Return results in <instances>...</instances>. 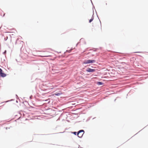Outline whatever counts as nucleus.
<instances>
[{
    "label": "nucleus",
    "mask_w": 148,
    "mask_h": 148,
    "mask_svg": "<svg viewBox=\"0 0 148 148\" xmlns=\"http://www.w3.org/2000/svg\"><path fill=\"white\" fill-rule=\"evenodd\" d=\"M135 53H141V52H134Z\"/></svg>",
    "instance_id": "obj_10"
},
{
    "label": "nucleus",
    "mask_w": 148,
    "mask_h": 148,
    "mask_svg": "<svg viewBox=\"0 0 148 148\" xmlns=\"http://www.w3.org/2000/svg\"><path fill=\"white\" fill-rule=\"evenodd\" d=\"M73 133L75 135H77V133L76 132H74Z\"/></svg>",
    "instance_id": "obj_9"
},
{
    "label": "nucleus",
    "mask_w": 148,
    "mask_h": 148,
    "mask_svg": "<svg viewBox=\"0 0 148 148\" xmlns=\"http://www.w3.org/2000/svg\"><path fill=\"white\" fill-rule=\"evenodd\" d=\"M89 53H88L86 54V55L88 54H89Z\"/></svg>",
    "instance_id": "obj_11"
},
{
    "label": "nucleus",
    "mask_w": 148,
    "mask_h": 148,
    "mask_svg": "<svg viewBox=\"0 0 148 148\" xmlns=\"http://www.w3.org/2000/svg\"><path fill=\"white\" fill-rule=\"evenodd\" d=\"M84 133V131L83 130H81L78 132L77 135L79 138H82Z\"/></svg>",
    "instance_id": "obj_2"
},
{
    "label": "nucleus",
    "mask_w": 148,
    "mask_h": 148,
    "mask_svg": "<svg viewBox=\"0 0 148 148\" xmlns=\"http://www.w3.org/2000/svg\"><path fill=\"white\" fill-rule=\"evenodd\" d=\"M95 62V60H85L83 62V64H88L94 63Z\"/></svg>",
    "instance_id": "obj_1"
},
{
    "label": "nucleus",
    "mask_w": 148,
    "mask_h": 148,
    "mask_svg": "<svg viewBox=\"0 0 148 148\" xmlns=\"http://www.w3.org/2000/svg\"><path fill=\"white\" fill-rule=\"evenodd\" d=\"M6 75L3 73V71L0 68V76L2 77H5L6 76Z\"/></svg>",
    "instance_id": "obj_3"
},
{
    "label": "nucleus",
    "mask_w": 148,
    "mask_h": 148,
    "mask_svg": "<svg viewBox=\"0 0 148 148\" xmlns=\"http://www.w3.org/2000/svg\"><path fill=\"white\" fill-rule=\"evenodd\" d=\"M97 84L99 85H102L103 84V83L101 82H97Z\"/></svg>",
    "instance_id": "obj_6"
},
{
    "label": "nucleus",
    "mask_w": 148,
    "mask_h": 148,
    "mask_svg": "<svg viewBox=\"0 0 148 148\" xmlns=\"http://www.w3.org/2000/svg\"><path fill=\"white\" fill-rule=\"evenodd\" d=\"M62 94L61 93H56V94H53V95H55L56 96H59L60 95H61V94Z\"/></svg>",
    "instance_id": "obj_5"
},
{
    "label": "nucleus",
    "mask_w": 148,
    "mask_h": 148,
    "mask_svg": "<svg viewBox=\"0 0 148 148\" xmlns=\"http://www.w3.org/2000/svg\"><path fill=\"white\" fill-rule=\"evenodd\" d=\"M5 32L7 33V32Z\"/></svg>",
    "instance_id": "obj_12"
},
{
    "label": "nucleus",
    "mask_w": 148,
    "mask_h": 148,
    "mask_svg": "<svg viewBox=\"0 0 148 148\" xmlns=\"http://www.w3.org/2000/svg\"><path fill=\"white\" fill-rule=\"evenodd\" d=\"M95 71V69H92L89 68H88L86 69V71L88 72H94Z\"/></svg>",
    "instance_id": "obj_4"
},
{
    "label": "nucleus",
    "mask_w": 148,
    "mask_h": 148,
    "mask_svg": "<svg viewBox=\"0 0 148 148\" xmlns=\"http://www.w3.org/2000/svg\"><path fill=\"white\" fill-rule=\"evenodd\" d=\"M93 19H94L92 17V18L89 20V23L93 21Z\"/></svg>",
    "instance_id": "obj_7"
},
{
    "label": "nucleus",
    "mask_w": 148,
    "mask_h": 148,
    "mask_svg": "<svg viewBox=\"0 0 148 148\" xmlns=\"http://www.w3.org/2000/svg\"><path fill=\"white\" fill-rule=\"evenodd\" d=\"M51 56V55H47V56H42L43 57H49V56Z\"/></svg>",
    "instance_id": "obj_8"
}]
</instances>
